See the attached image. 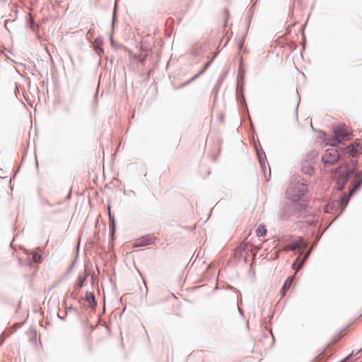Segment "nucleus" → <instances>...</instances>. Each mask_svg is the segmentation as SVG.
Listing matches in <instances>:
<instances>
[{
  "mask_svg": "<svg viewBox=\"0 0 362 362\" xmlns=\"http://www.w3.org/2000/svg\"><path fill=\"white\" fill-rule=\"evenodd\" d=\"M307 186L303 183H296L290 186L286 190V197L294 204L299 202L307 192Z\"/></svg>",
  "mask_w": 362,
  "mask_h": 362,
  "instance_id": "1",
  "label": "nucleus"
},
{
  "mask_svg": "<svg viewBox=\"0 0 362 362\" xmlns=\"http://www.w3.org/2000/svg\"><path fill=\"white\" fill-rule=\"evenodd\" d=\"M334 138L329 142L331 146H336L342 141L349 140L351 137L350 130L345 125L336 126L333 129Z\"/></svg>",
  "mask_w": 362,
  "mask_h": 362,
  "instance_id": "2",
  "label": "nucleus"
},
{
  "mask_svg": "<svg viewBox=\"0 0 362 362\" xmlns=\"http://www.w3.org/2000/svg\"><path fill=\"white\" fill-rule=\"evenodd\" d=\"M339 158V154L337 149L331 148L326 150L322 160L325 164H332L337 161Z\"/></svg>",
  "mask_w": 362,
  "mask_h": 362,
  "instance_id": "3",
  "label": "nucleus"
},
{
  "mask_svg": "<svg viewBox=\"0 0 362 362\" xmlns=\"http://www.w3.org/2000/svg\"><path fill=\"white\" fill-rule=\"evenodd\" d=\"M307 247V243L303 240L302 238H298L297 240L293 241L291 244L287 245L284 247V250H298L303 251Z\"/></svg>",
  "mask_w": 362,
  "mask_h": 362,
  "instance_id": "4",
  "label": "nucleus"
},
{
  "mask_svg": "<svg viewBox=\"0 0 362 362\" xmlns=\"http://www.w3.org/2000/svg\"><path fill=\"white\" fill-rule=\"evenodd\" d=\"M339 173H341V175L337 178V186L338 189L341 190L344 188V185L346 183V181L349 178V174L351 172L349 170H342V168H339ZM354 172H351L353 173Z\"/></svg>",
  "mask_w": 362,
  "mask_h": 362,
  "instance_id": "5",
  "label": "nucleus"
},
{
  "mask_svg": "<svg viewBox=\"0 0 362 362\" xmlns=\"http://www.w3.org/2000/svg\"><path fill=\"white\" fill-rule=\"evenodd\" d=\"M310 255V251L307 252L303 258H301L300 256L297 257V259L295 260V262L293 263V268L296 272L299 271L303 266L305 261L307 259Z\"/></svg>",
  "mask_w": 362,
  "mask_h": 362,
  "instance_id": "6",
  "label": "nucleus"
},
{
  "mask_svg": "<svg viewBox=\"0 0 362 362\" xmlns=\"http://www.w3.org/2000/svg\"><path fill=\"white\" fill-rule=\"evenodd\" d=\"M360 184H361V181L358 182V183L355 185L354 187L350 190L349 196H347L346 194H344L343 197H341L340 203H341V207L342 209H344L346 206L349 199V196H351L354 192V191L356 189V188L359 187Z\"/></svg>",
  "mask_w": 362,
  "mask_h": 362,
  "instance_id": "7",
  "label": "nucleus"
},
{
  "mask_svg": "<svg viewBox=\"0 0 362 362\" xmlns=\"http://www.w3.org/2000/svg\"><path fill=\"white\" fill-rule=\"evenodd\" d=\"M358 144H351L346 148V153H348L351 157L355 158L358 153Z\"/></svg>",
  "mask_w": 362,
  "mask_h": 362,
  "instance_id": "8",
  "label": "nucleus"
},
{
  "mask_svg": "<svg viewBox=\"0 0 362 362\" xmlns=\"http://www.w3.org/2000/svg\"><path fill=\"white\" fill-rule=\"evenodd\" d=\"M293 277L289 276L285 281L284 284L281 290V293H282V295H284L285 292L291 287V286L293 283Z\"/></svg>",
  "mask_w": 362,
  "mask_h": 362,
  "instance_id": "9",
  "label": "nucleus"
},
{
  "mask_svg": "<svg viewBox=\"0 0 362 362\" xmlns=\"http://www.w3.org/2000/svg\"><path fill=\"white\" fill-rule=\"evenodd\" d=\"M85 299L88 303L90 306L94 307L96 305L94 295L92 293H86Z\"/></svg>",
  "mask_w": 362,
  "mask_h": 362,
  "instance_id": "10",
  "label": "nucleus"
},
{
  "mask_svg": "<svg viewBox=\"0 0 362 362\" xmlns=\"http://www.w3.org/2000/svg\"><path fill=\"white\" fill-rule=\"evenodd\" d=\"M256 233L258 237L265 236L267 234V229L265 226L259 225L256 230Z\"/></svg>",
  "mask_w": 362,
  "mask_h": 362,
  "instance_id": "11",
  "label": "nucleus"
},
{
  "mask_svg": "<svg viewBox=\"0 0 362 362\" xmlns=\"http://www.w3.org/2000/svg\"><path fill=\"white\" fill-rule=\"evenodd\" d=\"M32 259L35 263H40L42 262V257L40 254L35 252L32 254Z\"/></svg>",
  "mask_w": 362,
  "mask_h": 362,
  "instance_id": "12",
  "label": "nucleus"
},
{
  "mask_svg": "<svg viewBox=\"0 0 362 362\" xmlns=\"http://www.w3.org/2000/svg\"><path fill=\"white\" fill-rule=\"evenodd\" d=\"M86 274H83V275H80L78 277V279H77V287L81 288L83 287V283L84 281H86Z\"/></svg>",
  "mask_w": 362,
  "mask_h": 362,
  "instance_id": "13",
  "label": "nucleus"
},
{
  "mask_svg": "<svg viewBox=\"0 0 362 362\" xmlns=\"http://www.w3.org/2000/svg\"><path fill=\"white\" fill-rule=\"evenodd\" d=\"M108 216L110 218V227L112 229V232L114 233L115 230V221L113 216H111L110 214V208L108 207Z\"/></svg>",
  "mask_w": 362,
  "mask_h": 362,
  "instance_id": "14",
  "label": "nucleus"
},
{
  "mask_svg": "<svg viewBox=\"0 0 362 362\" xmlns=\"http://www.w3.org/2000/svg\"><path fill=\"white\" fill-rule=\"evenodd\" d=\"M210 64V62H207L206 64H204V67L202 69V70L200 71L199 74H202L203 72L205 71V70L208 68V66H209Z\"/></svg>",
  "mask_w": 362,
  "mask_h": 362,
  "instance_id": "15",
  "label": "nucleus"
},
{
  "mask_svg": "<svg viewBox=\"0 0 362 362\" xmlns=\"http://www.w3.org/2000/svg\"><path fill=\"white\" fill-rule=\"evenodd\" d=\"M279 216H280L281 219L287 218H288L290 216V215L286 214H284L283 212L281 213Z\"/></svg>",
  "mask_w": 362,
  "mask_h": 362,
  "instance_id": "16",
  "label": "nucleus"
}]
</instances>
